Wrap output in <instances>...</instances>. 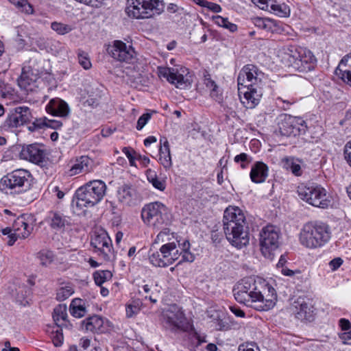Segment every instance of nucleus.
I'll return each mask as SVG.
<instances>
[{"label":"nucleus","instance_id":"nucleus-50","mask_svg":"<svg viewBox=\"0 0 351 351\" xmlns=\"http://www.w3.org/2000/svg\"><path fill=\"white\" fill-rule=\"evenodd\" d=\"M150 183L154 188L160 191H163L166 188V181L164 178L156 177Z\"/></svg>","mask_w":351,"mask_h":351},{"label":"nucleus","instance_id":"nucleus-54","mask_svg":"<svg viewBox=\"0 0 351 351\" xmlns=\"http://www.w3.org/2000/svg\"><path fill=\"white\" fill-rule=\"evenodd\" d=\"M62 123L58 120L47 119L46 121V126L52 129H59L62 127Z\"/></svg>","mask_w":351,"mask_h":351},{"label":"nucleus","instance_id":"nucleus-49","mask_svg":"<svg viewBox=\"0 0 351 351\" xmlns=\"http://www.w3.org/2000/svg\"><path fill=\"white\" fill-rule=\"evenodd\" d=\"M152 114L150 113H145L141 115L137 121L136 129L141 130L147 124L148 121L151 119Z\"/></svg>","mask_w":351,"mask_h":351},{"label":"nucleus","instance_id":"nucleus-52","mask_svg":"<svg viewBox=\"0 0 351 351\" xmlns=\"http://www.w3.org/2000/svg\"><path fill=\"white\" fill-rule=\"evenodd\" d=\"M248 158H249V156L245 154V153H242V154H240L239 155H237L235 157H234V162H241V167L243 169L245 168V165L244 164V162H249L250 161L248 160Z\"/></svg>","mask_w":351,"mask_h":351},{"label":"nucleus","instance_id":"nucleus-19","mask_svg":"<svg viewBox=\"0 0 351 351\" xmlns=\"http://www.w3.org/2000/svg\"><path fill=\"white\" fill-rule=\"evenodd\" d=\"M45 149L38 144L23 146L20 152L21 159L37 165L42 163L45 160Z\"/></svg>","mask_w":351,"mask_h":351},{"label":"nucleus","instance_id":"nucleus-57","mask_svg":"<svg viewBox=\"0 0 351 351\" xmlns=\"http://www.w3.org/2000/svg\"><path fill=\"white\" fill-rule=\"evenodd\" d=\"M132 152H133V150L130 149L128 147H123V152L128 157L130 165L135 166V158L132 156Z\"/></svg>","mask_w":351,"mask_h":351},{"label":"nucleus","instance_id":"nucleus-39","mask_svg":"<svg viewBox=\"0 0 351 351\" xmlns=\"http://www.w3.org/2000/svg\"><path fill=\"white\" fill-rule=\"evenodd\" d=\"M37 258L41 265L47 267L53 261L54 254L52 251L42 250L37 254Z\"/></svg>","mask_w":351,"mask_h":351},{"label":"nucleus","instance_id":"nucleus-44","mask_svg":"<svg viewBox=\"0 0 351 351\" xmlns=\"http://www.w3.org/2000/svg\"><path fill=\"white\" fill-rule=\"evenodd\" d=\"M149 260L152 265L155 267H165V263L163 261L162 255L160 251H153L152 249L149 251Z\"/></svg>","mask_w":351,"mask_h":351},{"label":"nucleus","instance_id":"nucleus-53","mask_svg":"<svg viewBox=\"0 0 351 351\" xmlns=\"http://www.w3.org/2000/svg\"><path fill=\"white\" fill-rule=\"evenodd\" d=\"M344 158L351 167V141L348 142L345 145Z\"/></svg>","mask_w":351,"mask_h":351},{"label":"nucleus","instance_id":"nucleus-34","mask_svg":"<svg viewBox=\"0 0 351 351\" xmlns=\"http://www.w3.org/2000/svg\"><path fill=\"white\" fill-rule=\"evenodd\" d=\"M209 316L213 318L215 327L217 330L227 331L231 328L230 324L227 322L223 313L215 311L213 314Z\"/></svg>","mask_w":351,"mask_h":351},{"label":"nucleus","instance_id":"nucleus-8","mask_svg":"<svg viewBox=\"0 0 351 351\" xmlns=\"http://www.w3.org/2000/svg\"><path fill=\"white\" fill-rule=\"evenodd\" d=\"M162 0H128L125 12L129 17L136 19H149L164 11Z\"/></svg>","mask_w":351,"mask_h":351},{"label":"nucleus","instance_id":"nucleus-43","mask_svg":"<svg viewBox=\"0 0 351 351\" xmlns=\"http://www.w3.org/2000/svg\"><path fill=\"white\" fill-rule=\"evenodd\" d=\"M66 317V305L60 304L53 310V319L56 323V326H60V321H64Z\"/></svg>","mask_w":351,"mask_h":351},{"label":"nucleus","instance_id":"nucleus-40","mask_svg":"<svg viewBox=\"0 0 351 351\" xmlns=\"http://www.w3.org/2000/svg\"><path fill=\"white\" fill-rule=\"evenodd\" d=\"M51 339L56 347H59L63 343L64 337L62 329L60 326H54L52 327L51 332Z\"/></svg>","mask_w":351,"mask_h":351},{"label":"nucleus","instance_id":"nucleus-25","mask_svg":"<svg viewBox=\"0 0 351 351\" xmlns=\"http://www.w3.org/2000/svg\"><path fill=\"white\" fill-rule=\"evenodd\" d=\"M117 197L121 203L130 206L136 197V191L132 186L124 184L120 186L117 191Z\"/></svg>","mask_w":351,"mask_h":351},{"label":"nucleus","instance_id":"nucleus-23","mask_svg":"<svg viewBox=\"0 0 351 351\" xmlns=\"http://www.w3.org/2000/svg\"><path fill=\"white\" fill-rule=\"evenodd\" d=\"M254 25L266 32L278 33L281 30L280 22L269 18L255 17L252 19Z\"/></svg>","mask_w":351,"mask_h":351},{"label":"nucleus","instance_id":"nucleus-30","mask_svg":"<svg viewBox=\"0 0 351 351\" xmlns=\"http://www.w3.org/2000/svg\"><path fill=\"white\" fill-rule=\"evenodd\" d=\"M204 84L210 90V97L220 103L222 101L221 90L215 82L211 79L210 75H204Z\"/></svg>","mask_w":351,"mask_h":351},{"label":"nucleus","instance_id":"nucleus-45","mask_svg":"<svg viewBox=\"0 0 351 351\" xmlns=\"http://www.w3.org/2000/svg\"><path fill=\"white\" fill-rule=\"evenodd\" d=\"M10 2L13 3L17 8H19L21 12L25 14H33L34 9L32 5L27 0H8Z\"/></svg>","mask_w":351,"mask_h":351},{"label":"nucleus","instance_id":"nucleus-56","mask_svg":"<svg viewBox=\"0 0 351 351\" xmlns=\"http://www.w3.org/2000/svg\"><path fill=\"white\" fill-rule=\"evenodd\" d=\"M105 0H84L82 3L93 7L100 8L104 3Z\"/></svg>","mask_w":351,"mask_h":351},{"label":"nucleus","instance_id":"nucleus-2","mask_svg":"<svg viewBox=\"0 0 351 351\" xmlns=\"http://www.w3.org/2000/svg\"><path fill=\"white\" fill-rule=\"evenodd\" d=\"M223 230L228 241L237 248L250 241L248 226L244 212L237 206H230L224 210Z\"/></svg>","mask_w":351,"mask_h":351},{"label":"nucleus","instance_id":"nucleus-7","mask_svg":"<svg viewBox=\"0 0 351 351\" xmlns=\"http://www.w3.org/2000/svg\"><path fill=\"white\" fill-rule=\"evenodd\" d=\"M32 181V176L29 171L16 169L0 180V190L7 194H20L30 189Z\"/></svg>","mask_w":351,"mask_h":351},{"label":"nucleus","instance_id":"nucleus-20","mask_svg":"<svg viewBox=\"0 0 351 351\" xmlns=\"http://www.w3.org/2000/svg\"><path fill=\"white\" fill-rule=\"evenodd\" d=\"M45 109L49 114L60 117H66L70 113L67 103L58 97L51 99Z\"/></svg>","mask_w":351,"mask_h":351},{"label":"nucleus","instance_id":"nucleus-13","mask_svg":"<svg viewBox=\"0 0 351 351\" xmlns=\"http://www.w3.org/2000/svg\"><path fill=\"white\" fill-rule=\"evenodd\" d=\"M158 73L160 77L165 78L169 83L180 89L190 87L193 81L192 76L186 68L177 71L173 68L159 66Z\"/></svg>","mask_w":351,"mask_h":351},{"label":"nucleus","instance_id":"nucleus-16","mask_svg":"<svg viewBox=\"0 0 351 351\" xmlns=\"http://www.w3.org/2000/svg\"><path fill=\"white\" fill-rule=\"evenodd\" d=\"M108 53L115 60L128 63L135 58V51L131 45H128L121 40H114L107 49Z\"/></svg>","mask_w":351,"mask_h":351},{"label":"nucleus","instance_id":"nucleus-29","mask_svg":"<svg viewBox=\"0 0 351 351\" xmlns=\"http://www.w3.org/2000/svg\"><path fill=\"white\" fill-rule=\"evenodd\" d=\"M104 320L97 315L90 317L82 322V326L85 329L92 332H103Z\"/></svg>","mask_w":351,"mask_h":351},{"label":"nucleus","instance_id":"nucleus-21","mask_svg":"<svg viewBox=\"0 0 351 351\" xmlns=\"http://www.w3.org/2000/svg\"><path fill=\"white\" fill-rule=\"evenodd\" d=\"M160 251L166 267L173 264L180 256L177 243L173 241V242H169V243L162 244L160 247Z\"/></svg>","mask_w":351,"mask_h":351},{"label":"nucleus","instance_id":"nucleus-4","mask_svg":"<svg viewBox=\"0 0 351 351\" xmlns=\"http://www.w3.org/2000/svg\"><path fill=\"white\" fill-rule=\"evenodd\" d=\"M278 56L285 66L302 73L313 70L317 64L313 53L302 47L287 48L280 51Z\"/></svg>","mask_w":351,"mask_h":351},{"label":"nucleus","instance_id":"nucleus-55","mask_svg":"<svg viewBox=\"0 0 351 351\" xmlns=\"http://www.w3.org/2000/svg\"><path fill=\"white\" fill-rule=\"evenodd\" d=\"M205 8H207L214 13H219L221 11V8L219 4L210 1H207Z\"/></svg>","mask_w":351,"mask_h":351},{"label":"nucleus","instance_id":"nucleus-26","mask_svg":"<svg viewBox=\"0 0 351 351\" xmlns=\"http://www.w3.org/2000/svg\"><path fill=\"white\" fill-rule=\"evenodd\" d=\"M250 176L253 182L262 183L268 176V167L263 162H256L252 166Z\"/></svg>","mask_w":351,"mask_h":351},{"label":"nucleus","instance_id":"nucleus-32","mask_svg":"<svg viewBox=\"0 0 351 351\" xmlns=\"http://www.w3.org/2000/svg\"><path fill=\"white\" fill-rule=\"evenodd\" d=\"M71 314L77 318L84 317L86 313L85 302L80 298H75L70 304Z\"/></svg>","mask_w":351,"mask_h":351},{"label":"nucleus","instance_id":"nucleus-18","mask_svg":"<svg viewBox=\"0 0 351 351\" xmlns=\"http://www.w3.org/2000/svg\"><path fill=\"white\" fill-rule=\"evenodd\" d=\"M292 311L295 317L301 321L311 322L313 319L314 308L309 300L298 298L292 304Z\"/></svg>","mask_w":351,"mask_h":351},{"label":"nucleus","instance_id":"nucleus-17","mask_svg":"<svg viewBox=\"0 0 351 351\" xmlns=\"http://www.w3.org/2000/svg\"><path fill=\"white\" fill-rule=\"evenodd\" d=\"M91 246L95 252L101 255L104 260H109L112 253V241L104 230L95 232L91 238Z\"/></svg>","mask_w":351,"mask_h":351},{"label":"nucleus","instance_id":"nucleus-24","mask_svg":"<svg viewBox=\"0 0 351 351\" xmlns=\"http://www.w3.org/2000/svg\"><path fill=\"white\" fill-rule=\"evenodd\" d=\"M335 74L351 86V57L345 56L341 59L335 70Z\"/></svg>","mask_w":351,"mask_h":351},{"label":"nucleus","instance_id":"nucleus-64","mask_svg":"<svg viewBox=\"0 0 351 351\" xmlns=\"http://www.w3.org/2000/svg\"><path fill=\"white\" fill-rule=\"evenodd\" d=\"M18 238H20L19 237H18V234H16V232H14L8 237V241L7 242L8 245L10 246L13 245Z\"/></svg>","mask_w":351,"mask_h":351},{"label":"nucleus","instance_id":"nucleus-38","mask_svg":"<svg viewBox=\"0 0 351 351\" xmlns=\"http://www.w3.org/2000/svg\"><path fill=\"white\" fill-rule=\"evenodd\" d=\"M213 21L217 25L228 29L231 32H234L237 30V25L232 23L227 18H223L219 15L213 16Z\"/></svg>","mask_w":351,"mask_h":351},{"label":"nucleus","instance_id":"nucleus-42","mask_svg":"<svg viewBox=\"0 0 351 351\" xmlns=\"http://www.w3.org/2000/svg\"><path fill=\"white\" fill-rule=\"evenodd\" d=\"M112 273L108 270L97 271L93 274L95 282L98 286H101L106 281L111 279Z\"/></svg>","mask_w":351,"mask_h":351},{"label":"nucleus","instance_id":"nucleus-28","mask_svg":"<svg viewBox=\"0 0 351 351\" xmlns=\"http://www.w3.org/2000/svg\"><path fill=\"white\" fill-rule=\"evenodd\" d=\"M12 229L18 234V237L25 239L30 234L32 227L27 223L25 217L21 215L14 221Z\"/></svg>","mask_w":351,"mask_h":351},{"label":"nucleus","instance_id":"nucleus-61","mask_svg":"<svg viewBox=\"0 0 351 351\" xmlns=\"http://www.w3.org/2000/svg\"><path fill=\"white\" fill-rule=\"evenodd\" d=\"M339 338L343 344L348 343V341L351 339V329L339 335Z\"/></svg>","mask_w":351,"mask_h":351},{"label":"nucleus","instance_id":"nucleus-48","mask_svg":"<svg viewBox=\"0 0 351 351\" xmlns=\"http://www.w3.org/2000/svg\"><path fill=\"white\" fill-rule=\"evenodd\" d=\"M78 62L86 70L89 69L92 66L88 54L84 51H80L78 53Z\"/></svg>","mask_w":351,"mask_h":351},{"label":"nucleus","instance_id":"nucleus-36","mask_svg":"<svg viewBox=\"0 0 351 351\" xmlns=\"http://www.w3.org/2000/svg\"><path fill=\"white\" fill-rule=\"evenodd\" d=\"M269 8L276 15L281 17H287L290 15V8L285 3H280L277 0H272Z\"/></svg>","mask_w":351,"mask_h":351},{"label":"nucleus","instance_id":"nucleus-14","mask_svg":"<svg viewBox=\"0 0 351 351\" xmlns=\"http://www.w3.org/2000/svg\"><path fill=\"white\" fill-rule=\"evenodd\" d=\"M278 125L280 134L286 136L304 134L307 128L305 121L302 118L287 114L278 117Z\"/></svg>","mask_w":351,"mask_h":351},{"label":"nucleus","instance_id":"nucleus-33","mask_svg":"<svg viewBox=\"0 0 351 351\" xmlns=\"http://www.w3.org/2000/svg\"><path fill=\"white\" fill-rule=\"evenodd\" d=\"M283 168L289 170L294 176H300L302 171L299 160L293 157L285 158L282 160Z\"/></svg>","mask_w":351,"mask_h":351},{"label":"nucleus","instance_id":"nucleus-6","mask_svg":"<svg viewBox=\"0 0 351 351\" xmlns=\"http://www.w3.org/2000/svg\"><path fill=\"white\" fill-rule=\"evenodd\" d=\"M331 237L330 227L322 222L304 224L300 233V243L305 247H320L328 242Z\"/></svg>","mask_w":351,"mask_h":351},{"label":"nucleus","instance_id":"nucleus-63","mask_svg":"<svg viewBox=\"0 0 351 351\" xmlns=\"http://www.w3.org/2000/svg\"><path fill=\"white\" fill-rule=\"evenodd\" d=\"M146 176L149 182L158 177L156 172L151 169L146 171Z\"/></svg>","mask_w":351,"mask_h":351},{"label":"nucleus","instance_id":"nucleus-5","mask_svg":"<svg viewBox=\"0 0 351 351\" xmlns=\"http://www.w3.org/2000/svg\"><path fill=\"white\" fill-rule=\"evenodd\" d=\"M106 184L102 180L89 181L76 191L73 204H75L80 210L93 207L101 201L106 195Z\"/></svg>","mask_w":351,"mask_h":351},{"label":"nucleus","instance_id":"nucleus-37","mask_svg":"<svg viewBox=\"0 0 351 351\" xmlns=\"http://www.w3.org/2000/svg\"><path fill=\"white\" fill-rule=\"evenodd\" d=\"M177 243V246L181 250L180 252V256H182L181 262H189L191 263L195 260L194 255L189 251L190 250V243L189 241L186 240L182 243H180L178 241Z\"/></svg>","mask_w":351,"mask_h":351},{"label":"nucleus","instance_id":"nucleus-31","mask_svg":"<svg viewBox=\"0 0 351 351\" xmlns=\"http://www.w3.org/2000/svg\"><path fill=\"white\" fill-rule=\"evenodd\" d=\"M90 158L88 156H82L77 162L72 166L70 169L71 176L80 173H86L90 171L89 165L91 162Z\"/></svg>","mask_w":351,"mask_h":351},{"label":"nucleus","instance_id":"nucleus-35","mask_svg":"<svg viewBox=\"0 0 351 351\" xmlns=\"http://www.w3.org/2000/svg\"><path fill=\"white\" fill-rule=\"evenodd\" d=\"M48 218L49 219L50 226L53 229L63 228L67 223L66 217L59 213L51 212L49 214Z\"/></svg>","mask_w":351,"mask_h":351},{"label":"nucleus","instance_id":"nucleus-51","mask_svg":"<svg viewBox=\"0 0 351 351\" xmlns=\"http://www.w3.org/2000/svg\"><path fill=\"white\" fill-rule=\"evenodd\" d=\"M252 2L262 10H268L272 0H251Z\"/></svg>","mask_w":351,"mask_h":351},{"label":"nucleus","instance_id":"nucleus-11","mask_svg":"<svg viewBox=\"0 0 351 351\" xmlns=\"http://www.w3.org/2000/svg\"><path fill=\"white\" fill-rule=\"evenodd\" d=\"M261 251L263 255L267 258H273L274 252L280 245V230L272 225L264 227L259 234Z\"/></svg>","mask_w":351,"mask_h":351},{"label":"nucleus","instance_id":"nucleus-3","mask_svg":"<svg viewBox=\"0 0 351 351\" xmlns=\"http://www.w3.org/2000/svg\"><path fill=\"white\" fill-rule=\"evenodd\" d=\"M263 73L253 64L245 66L240 71L237 82L239 93H243L242 88H247L243 92L244 99L247 101V108H252L258 104L262 95V90L258 84L261 82Z\"/></svg>","mask_w":351,"mask_h":351},{"label":"nucleus","instance_id":"nucleus-47","mask_svg":"<svg viewBox=\"0 0 351 351\" xmlns=\"http://www.w3.org/2000/svg\"><path fill=\"white\" fill-rule=\"evenodd\" d=\"M51 29L58 34L64 35L72 30V27L69 25L64 24L58 22H53L51 24Z\"/></svg>","mask_w":351,"mask_h":351},{"label":"nucleus","instance_id":"nucleus-59","mask_svg":"<svg viewBox=\"0 0 351 351\" xmlns=\"http://www.w3.org/2000/svg\"><path fill=\"white\" fill-rule=\"evenodd\" d=\"M47 119H36V121L33 123V126L30 127L29 129L32 130H34L36 128H41L43 126H46Z\"/></svg>","mask_w":351,"mask_h":351},{"label":"nucleus","instance_id":"nucleus-12","mask_svg":"<svg viewBox=\"0 0 351 351\" xmlns=\"http://www.w3.org/2000/svg\"><path fill=\"white\" fill-rule=\"evenodd\" d=\"M32 115L27 106H17L10 110L6 119L0 125L1 131H9L32 121Z\"/></svg>","mask_w":351,"mask_h":351},{"label":"nucleus","instance_id":"nucleus-62","mask_svg":"<svg viewBox=\"0 0 351 351\" xmlns=\"http://www.w3.org/2000/svg\"><path fill=\"white\" fill-rule=\"evenodd\" d=\"M339 325L343 330H349L350 329V323L348 319H341Z\"/></svg>","mask_w":351,"mask_h":351},{"label":"nucleus","instance_id":"nucleus-60","mask_svg":"<svg viewBox=\"0 0 351 351\" xmlns=\"http://www.w3.org/2000/svg\"><path fill=\"white\" fill-rule=\"evenodd\" d=\"M230 310L237 317H245V313L243 312V311H242L239 307H238L237 306H230Z\"/></svg>","mask_w":351,"mask_h":351},{"label":"nucleus","instance_id":"nucleus-1","mask_svg":"<svg viewBox=\"0 0 351 351\" xmlns=\"http://www.w3.org/2000/svg\"><path fill=\"white\" fill-rule=\"evenodd\" d=\"M233 293L238 302L260 311L271 309L277 301L276 290L259 278L242 279L233 289Z\"/></svg>","mask_w":351,"mask_h":351},{"label":"nucleus","instance_id":"nucleus-41","mask_svg":"<svg viewBox=\"0 0 351 351\" xmlns=\"http://www.w3.org/2000/svg\"><path fill=\"white\" fill-rule=\"evenodd\" d=\"M173 239V233H171L169 229L165 228L158 234L156 239H154V244L169 243V242H173L171 240Z\"/></svg>","mask_w":351,"mask_h":351},{"label":"nucleus","instance_id":"nucleus-10","mask_svg":"<svg viewBox=\"0 0 351 351\" xmlns=\"http://www.w3.org/2000/svg\"><path fill=\"white\" fill-rule=\"evenodd\" d=\"M141 217L147 225L157 228L167 225L170 221L168 208L160 202L145 205L142 209Z\"/></svg>","mask_w":351,"mask_h":351},{"label":"nucleus","instance_id":"nucleus-58","mask_svg":"<svg viewBox=\"0 0 351 351\" xmlns=\"http://www.w3.org/2000/svg\"><path fill=\"white\" fill-rule=\"evenodd\" d=\"M343 263L341 258H335L330 261L329 265L332 270L337 269Z\"/></svg>","mask_w":351,"mask_h":351},{"label":"nucleus","instance_id":"nucleus-15","mask_svg":"<svg viewBox=\"0 0 351 351\" xmlns=\"http://www.w3.org/2000/svg\"><path fill=\"white\" fill-rule=\"evenodd\" d=\"M185 322L184 315L176 304L171 305L162 312V324L166 329L173 332L184 330Z\"/></svg>","mask_w":351,"mask_h":351},{"label":"nucleus","instance_id":"nucleus-9","mask_svg":"<svg viewBox=\"0 0 351 351\" xmlns=\"http://www.w3.org/2000/svg\"><path fill=\"white\" fill-rule=\"evenodd\" d=\"M298 197L310 205L321 208H326L330 204L326 190L315 183L301 184L298 186Z\"/></svg>","mask_w":351,"mask_h":351},{"label":"nucleus","instance_id":"nucleus-46","mask_svg":"<svg viewBox=\"0 0 351 351\" xmlns=\"http://www.w3.org/2000/svg\"><path fill=\"white\" fill-rule=\"evenodd\" d=\"M74 293L73 288L71 285H66L58 289L56 298L58 300L64 301L69 298Z\"/></svg>","mask_w":351,"mask_h":351},{"label":"nucleus","instance_id":"nucleus-22","mask_svg":"<svg viewBox=\"0 0 351 351\" xmlns=\"http://www.w3.org/2000/svg\"><path fill=\"white\" fill-rule=\"evenodd\" d=\"M37 75L28 68H23L22 73L18 79V84L21 89L29 92L32 91L36 86Z\"/></svg>","mask_w":351,"mask_h":351},{"label":"nucleus","instance_id":"nucleus-27","mask_svg":"<svg viewBox=\"0 0 351 351\" xmlns=\"http://www.w3.org/2000/svg\"><path fill=\"white\" fill-rule=\"evenodd\" d=\"M159 161L165 169H169L172 166L171 157L169 141L165 137L160 139Z\"/></svg>","mask_w":351,"mask_h":351}]
</instances>
